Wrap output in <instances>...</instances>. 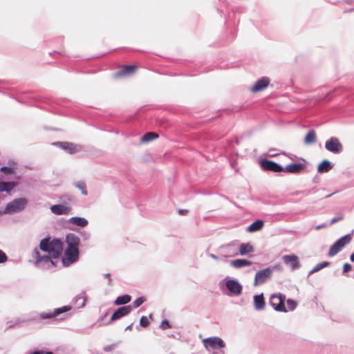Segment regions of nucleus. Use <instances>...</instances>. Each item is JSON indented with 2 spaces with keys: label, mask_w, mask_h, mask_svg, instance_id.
<instances>
[{
  "label": "nucleus",
  "mask_w": 354,
  "mask_h": 354,
  "mask_svg": "<svg viewBox=\"0 0 354 354\" xmlns=\"http://www.w3.org/2000/svg\"><path fill=\"white\" fill-rule=\"evenodd\" d=\"M140 324L142 327H147L149 324L148 318L145 316H142L140 319Z\"/></svg>",
  "instance_id": "f704fd0d"
},
{
  "label": "nucleus",
  "mask_w": 354,
  "mask_h": 354,
  "mask_svg": "<svg viewBox=\"0 0 354 354\" xmlns=\"http://www.w3.org/2000/svg\"><path fill=\"white\" fill-rule=\"evenodd\" d=\"M254 91H259V90H257V89H255V90H253Z\"/></svg>",
  "instance_id": "de8ad7c7"
},
{
  "label": "nucleus",
  "mask_w": 354,
  "mask_h": 354,
  "mask_svg": "<svg viewBox=\"0 0 354 354\" xmlns=\"http://www.w3.org/2000/svg\"><path fill=\"white\" fill-rule=\"evenodd\" d=\"M230 265L236 268H240L244 266H250L252 262L246 259H235L230 262Z\"/></svg>",
  "instance_id": "4be33fe9"
},
{
  "label": "nucleus",
  "mask_w": 354,
  "mask_h": 354,
  "mask_svg": "<svg viewBox=\"0 0 354 354\" xmlns=\"http://www.w3.org/2000/svg\"><path fill=\"white\" fill-rule=\"evenodd\" d=\"M306 167L305 163H293L287 165L283 169V171L287 173L300 174L306 169Z\"/></svg>",
  "instance_id": "ddd939ff"
},
{
  "label": "nucleus",
  "mask_w": 354,
  "mask_h": 354,
  "mask_svg": "<svg viewBox=\"0 0 354 354\" xmlns=\"http://www.w3.org/2000/svg\"><path fill=\"white\" fill-rule=\"evenodd\" d=\"M75 186L81 191V192L83 195H84V196L87 195L86 185L84 182H83V181L77 182L75 184Z\"/></svg>",
  "instance_id": "c756f323"
},
{
  "label": "nucleus",
  "mask_w": 354,
  "mask_h": 354,
  "mask_svg": "<svg viewBox=\"0 0 354 354\" xmlns=\"http://www.w3.org/2000/svg\"><path fill=\"white\" fill-rule=\"evenodd\" d=\"M15 167L3 166L1 167L0 171L6 175H10L15 174Z\"/></svg>",
  "instance_id": "7c9ffc66"
},
{
  "label": "nucleus",
  "mask_w": 354,
  "mask_h": 354,
  "mask_svg": "<svg viewBox=\"0 0 354 354\" xmlns=\"http://www.w3.org/2000/svg\"><path fill=\"white\" fill-rule=\"evenodd\" d=\"M71 309L68 306H63L62 308H56L53 313H42L40 314L41 319H51L58 316L61 313L68 311Z\"/></svg>",
  "instance_id": "2eb2a0df"
},
{
  "label": "nucleus",
  "mask_w": 354,
  "mask_h": 354,
  "mask_svg": "<svg viewBox=\"0 0 354 354\" xmlns=\"http://www.w3.org/2000/svg\"><path fill=\"white\" fill-rule=\"evenodd\" d=\"M32 354H43V353L41 351H35Z\"/></svg>",
  "instance_id": "c03bdc74"
},
{
  "label": "nucleus",
  "mask_w": 354,
  "mask_h": 354,
  "mask_svg": "<svg viewBox=\"0 0 354 354\" xmlns=\"http://www.w3.org/2000/svg\"><path fill=\"white\" fill-rule=\"evenodd\" d=\"M352 239L351 234H346L338 239L329 249L328 255L334 257Z\"/></svg>",
  "instance_id": "39448f33"
},
{
  "label": "nucleus",
  "mask_w": 354,
  "mask_h": 354,
  "mask_svg": "<svg viewBox=\"0 0 354 354\" xmlns=\"http://www.w3.org/2000/svg\"><path fill=\"white\" fill-rule=\"evenodd\" d=\"M325 147L328 151L334 153H340L343 148L339 140L335 137H332L328 140L325 143Z\"/></svg>",
  "instance_id": "6e6552de"
},
{
  "label": "nucleus",
  "mask_w": 354,
  "mask_h": 354,
  "mask_svg": "<svg viewBox=\"0 0 354 354\" xmlns=\"http://www.w3.org/2000/svg\"><path fill=\"white\" fill-rule=\"evenodd\" d=\"M270 84V79L267 77H263L259 80L252 88H265L268 86Z\"/></svg>",
  "instance_id": "393cba45"
},
{
  "label": "nucleus",
  "mask_w": 354,
  "mask_h": 354,
  "mask_svg": "<svg viewBox=\"0 0 354 354\" xmlns=\"http://www.w3.org/2000/svg\"><path fill=\"white\" fill-rule=\"evenodd\" d=\"M18 185L17 182L15 181H0V192H6L10 194Z\"/></svg>",
  "instance_id": "f3484780"
},
{
  "label": "nucleus",
  "mask_w": 354,
  "mask_h": 354,
  "mask_svg": "<svg viewBox=\"0 0 354 354\" xmlns=\"http://www.w3.org/2000/svg\"><path fill=\"white\" fill-rule=\"evenodd\" d=\"M79 259V249L73 248H66L64 252V256L62 259V263L64 266L76 262Z\"/></svg>",
  "instance_id": "423d86ee"
},
{
  "label": "nucleus",
  "mask_w": 354,
  "mask_h": 354,
  "mask_svg": "<svg viewBox=\"0 0 354 354\" xmlns=\"http://www.w3.org/2000/svg\"><path fill=\"white\" fill-rule=\"evenodd\" d=\"M264 223L261 220H257L248 227V231L253 232L260 230L263 227Z\"/></svg>",
  "instance_id": "a878e982"
},
{
  "label": "nucleus",
  "mask_w": 354,
  "mask_h": 354,
  "mask_svg": "<svg viewBox=\"0 0 354 354\" xmlns=\"http://www.w3.org/2000/svg\"><path fill=\"white\" fill-rule=\"evenodd\" d=\"M350 259L351 261L354 262V252L351 255Z\"/></svg>",
  "instance_id": "37998d69"
},
{
  "label": "nucleus",
  "mask_w": 354,
  "mask_h": 354,
  "mask_svg": "<svg viewBox=\"0 0 354 354\" xmlns=\"http://www.w3.org/2000/svg\"><path fill=\"white\" fill-rule=\"evenodd\" d=\"M158 138V134L155 132H148L146 133L142 138V142H147L153 140H156Z\"/></svg>",
  "instance_id": "bb28decb"
},
{
  "label": "nucleus",
  "mask_w": 354,
  "mask_h": 354,
  "mask_svg": "<svg viewBox=\"0 0 354 354\" xmlns=\"http://www.w3.org/2000/svg\"><path fill=\"white\" fill-rule=\"evenodd\" d=\"M45 354H53V353H51V352H48V353H45Z\"/></svg>",
  "instance_id": "49530a36"
},
{
  "label": "nucleus",
  "mask_w": 354,
  "mask_h": 354,
  "mask_svg": "<svg viewBox=\"0 0 354 354\" xmlns=\"http://www.w3.org/2000/svg\"><path fill=\"white\" fill-rule=\"evenodd\" d=\"M131 306H126L123 307L119 308L111 316L110 322H113L117 319H120L121 317L127 315L131 311Z\"/></svg>",
  "instance_id": "4468645a"
},
{
  "label": "nucleus",
  "mask_w": 354,
  "mask_h": 354,
  "mask_svg": "<svg viewBox=\"0 0 354 354\" xmlns=\"http://www.w3.org/2000/svg\"><path fill=\"white\" fill-rule=\"evenodd\" d=\"M335 193V192H333V193H332V194H329V195L326 196V198H328V197L331 196H332V195H333Z\"/></svg>",
  "instance_id": "a18cd8bd"
},
{
  "label": "nucleus",
  "mask_w": 354,
  "mask_h": 354,
  "mask_svg": "<svg viewBox=\"0 0 354 354\" xmlns=\"http://www.w3.org/2000/svg\"><path fill=\"white\" fill-rule=\"evenodd\" d=\"M282 259L284 263L289 266L292 270H297L300 267L299 258L295 254L284 255Z\"/></svg>",
  "instance_id": "9b49d317"
},
{
  "label": "nucleus",
  "mask_w": 354,
  "mask_h": 354,
  "mask_svg": "<svg viewBox=\"0 0 354 354\" xmlns=\"http://www.w3.org/2000/svg\"><path fill=\"white\" fill-rule=\"evenodd\" d=\"M70 222L81 227H84L88 224V221L85 218L80 217H73L70 219Z\"/></svg>",
  "instance_id": "cd10ccee"
},
{
  "label": "nucleus",
  "mask_w": 354,
  "mask_h": 354,
  "mask_svg": "<svg viewBox=\"0 0 354 354\" xmlns=\"http://www.w3.org/2000/svg\"><path fill=\"white\" fill-rule=\"evenodd\" d=\"M260 165L266 171L274 172H281L283 171V168L281 165L272 160H262L260 162Z\"/></svg>",
  "instance_id": "9d476101"
},
{
  "label": "nucleus",
  "mask_w": 354,
  "mask_h": 354,
  "mask_svg": "<svg viewBox=\"0 0 354 354\" xmlns=\"http://www.w3.org/2000/svg\"><path fill=\"white\" fill-rule=\"evenodd\" d=\"M331 169L332 165L330 162L327 160H324L318 165L317 171L319 173H326L329 171Z\"/></svg>",
  "instance_id": "b1692460"
},
{
  "label": "nucleus",
  "mask_w": 354,
  "mask_h": 354,
  "mask_svg": "<svg viewBox=\"0 0 354 354\" xmlns=\"http://www.w3.org/2000/svg\"><path fill=\"white\" fill-rule=\"evenodd\" d=\"M51 212L57 215H67L71 212V208L64 205H54L50 207Z\"/></svg>",
  "instance_id": "dca6fc26"
},
{
  "label": "nucleus",
  "mask_w": 354,
  "mask_h": 354,
  "mask_svg": "<svg viewBox=\"0 0 354 354\" xmlns=\"http://www.w3.org/2000/svg\"><path fill=\"white\" fill-rule=\"evenodd\" d=\"M55 145L68 151L69 153H75L81 150V146L68 142H58Z\"/></svg>",
  "instance_id": "f8f14e48"
},
{
  "label": "nucleus",
  "mask_w": 354,
  "mask_h": 354,
  "mask_svg": "<svg viewBox=\"0 0 354 354\" xmlns=\"http://www.w3.org/2000/svg\"><path fill=\"white\" fill-rule=\"evenodd\" d=\"M254 303L256 310H262L265 306V301L263 295H257L254 297Z\"/></svg>",
  "instance_id": "5701e85b"
},
{
  "label": "nucleus",
  "mask_w": 354,
  "mask_h": 354,
  "mask_svg": "<svg viewBox=\"0 0 354 354\" xmlns=\"http://www.w3.org/2000/svg\"><path fill=\"white\" fill-rule=\"evenodd\" d=\"M352 266L351 264L346 263L343 266V272H348L351 270Z\"/></svg>",
  "instance_id": "4c0bfd02"
},
{
  "label": "nucleus",
  "mask_w": 354,
  "mask_h": 354,
  "mask_svg": "<svg viewBox=\"0 0 354 354\" xmlns=\"http://www.w3.org/2000/svg\"><path fill=\"white\" fill-rule=\"evenodd\" d=\"M7 261L6 254L1 250H0V263H4Z\"/></svg>",
  "instance_id": "e433bc0d"
},
{
  "label": "nucleus",
  "mask_w": 354,
  "mask_h": 354,
  "mask_svg": "<svg viewBox=\"0 0 354 354\" xmlns=\"http://www.w3.org/2000/svg\"><path fill=\"white\" fill-rule=\"evenodd\" d=\"M138 68V64L121 65L118 66V70L113 74V77L114 79H120L131 76L136 73Z\"/></svg>",
  "instance_id": "20e7f679"
},
{
  "label": "nucleus",
  "mask_w": 354,
  "mask_h": 354,
  "mask_svg": "<svg viewBox=\"0 0 354 354\" xmlns=\"http://www.w3.org/2000/svg\"><path fill=\"white\" fill-rule=\"evenodd\" d=\"M328 265H329V262H328V261L321 262V263L317 264L314 267V268L312 270L311 272H317V271L320 270L321 269L328 266Z\"/></svg>",
  "instance_id": "2f4dec72"
},
{
  "label": "nucleus",
  "mask_w": 354,
  "mask_h": 354,
  "mask_svg": "<svg viewBox=\"0 0 354 354\" xmlns=\"http://www.w3.org/2000/svg\"><path fill=\"white\" fill-rule=\"evenodd\" d=\"M227 288L234 295H239L241 293L242 286L234 280H229L226 283Z\"/></svg>",
  "instance_id": "a211bd4d"
},
{
  "label": "nucleus",
  "mask_w": 354,
  "mask_h": 354,
  "mask_svg": "<svg viewBox=\"0 0 354 354\" xmlns=\"http://www.w3.org/2000/svg\"><path fill=\"white\" fill-rule=\"evenodd\" d=\"M304 142L305 145H310L317 142V134L315 130H310L306 135Z\"/></svg>",
  "instance_id": "412c9836"
},
{
  "label": "nucleus",
  "mask_w": 354,
  "mask_h": 354,
  "mask_svg": "<svg viewBox=\"0 0 354 354\" xmlns=\"http://www.w3.org/2000/svg\"><path fill=\"white\" fill-rule=\"evenodd\" d=\"M131 297L129 295H124L122 296H120L115 299V304L116 305L126 304L131 301Z\"/></svg>",
  "instance_id": "c85d7f7f"
},
{
  "label": "nucleus",
  "mask_w": 354,
  "mask_h": 354,
  "mask_svg": "<svg viewBox=\"0 0 354 354\" xmlns=\"http://www.w3.org/2000/svg\"><path fill=\"white\" fill-rule=\"evenodd\" d=\"M272 271L270 268H266L257 272L255 274L254 286H258L266 282L272 276Z\"/></svg>",
  "instance_id": "1a4fd4ad"
},
{
  "label": "nucleus",
  "mask_w": 354,
  "mask_h": 354,
  "mask_svg": "<svg viewBox=\"0 0 354 354\" xmlns=\"http://www.w3.org/2000/svg\"><path fill=\"white\" fill-rule=\"evenodd\" d=\"M161 329L166 330L167 328H171V325L169 324V322L167 320H163L161 322L160 326Z\"/></svg>",
  "instance_id": "c9c22d12"
},
{
  "label": "nucleus",
  "mask_w": 354,
  "mask_h": 354,
  "mask_svg": "<svg viewBox=\"0 0 354 354\" xmlns=\"http://www.w3.org/2000/svg\"><path fill=\"white\" fill-rule=\"evenodd\" d=\"M286 296L282 294L273 295L270 297V304L275 310L279 312H287L284 301Z\"/></svg>",
  "instance_id": "0eeeda50"
},
{
  "label": "nucleus",
  "mask_w": 354,
  "mask_h": 354,
  "mask_svg": "<svg viewBox=\"0 0 354 354\" xmlns=\"http://www.w3.org/2000/svg\"><path fill=\"white\" fill-rule=\"evenodd\" d=\"M145 301V299L144 297H139L133 302V306L135 308H136L139 307L140 306H141L144 303Z\"/></svg>",
  "instance_id": "72a5a7b5"
},
{
  "label": "nucleus",
  "mask_w": 354,
  "mask_h": 354,
  "mask_svg": "<svg viewBox=\"0 0 354 354\" xmlns=\"http://www.w3.org/2000/svg\"><path fill=\"white\" fill-rule=\"evenodd\" d=\"M39 248L48 255L41 256L39 252L35 249L33 252V257L35 259V264L39 265L41 262L49 263L50 266H54V262L51 259L58 258L63 250V243L57 239L50 241V238H45L40 241Z\"/></svg>",
  "instance_id": "f257e3e1"
},
{
  "label": "nucleus",
  "mask_w": 354,
  "mask_h": 354,
  "mask_svg": "<svg viewBox=\"0 0 354 354\" xmlns=\"http://www.w3.org/2000/svg\"><path fill=\"white\" fill-rule=\"evenodd\" d=\"M66 241L67 243V248H78L80 243V238L74 234H68Z\"/></svg>",
  "instance_id": "6ab92c4d"
},
{
  "label": "nucleus",
  "mask_w": 354,
  "mask_h": 354,
  "mask_svg": "<svg viewBox=\"0 0 354 354\" xmlns=\"http://www.w3.org/2000/svg\"><path fill=\"white\" fill-rule=\"evenodd\" d=\"M254 252L253 245L250 243H241L239 246V253L241 255H248Z\"/></svg>",
  "instance_id": "aec40b11"
},
{
  "label": "nucleus",
  "mask_w": 354,
  "mask_h": 354,
  "mask_svg": "<svg viewBox=\"0 0 354 354\" xmlns=\"http://www.w3.org/2000/svg\"><path fill=\"white\" fill-rule=\"evenodd\" d=\"M28 203L26 198H19L8 203L6 206L3 214H12L22 211Z\"/></svg>",
  "instance_id": "7ed1b4c3"
},
{
  "label": "nucleus",
  "mask_w": 354,
  "mask_h": 354,
  "mask_svg": "<svg viewBox=\"0 0 354 354\" xmlns=\"http://www.w3.org/2000/svg\"><path fill=\"white\" fill-rule=\"evenodd\" d=\"M178 213H179L180 214H181V215H185V214H187V210H186V209H180V210L178 211Z\"/></svg>",
  "instance_id": "ea45409f"
},
{
  "label": "nucleus",
  "mask_w": 354,
  "mask_h": 354,
  "mask_svg": "<svg viewBox=\"0 0 354 354\" xmlns=\"http://www.w3.org/2000/svg\"><path fill=\"white\" fill-rule=\"evenodd\" d=\"M203 344L207 351L218 350L214 351L213 354H225L223 348L226 344L225 342L219 337H209L202 339Z\"/></svg>",
  "instance_id": "f03ea898"
},
{
  "label": "nucleus",
  "mask_w": 354,
  "mask_h": 354,
  "mask_svg": "<svg viewBox=\"0 0 354 354\" xmlns=\"http://www.w3.org/2000/svg\"><path fill=\"white\" fill-rule=\"evenodd\" d=\"M105 277L108 279L109 283L110 284L111 283V274L109 273L105 274Z\"/></svg>",
  "instance_id": "a19ab883"
},
{
  "label": "nucleus",
  "mask_w": 354,
  "mask_h": 354,
  "mask_svg": "<svg viewBox=\"0 0 354 354\" xmlns=\"http://www.w3.org/2000/svg\"><path fill=\"white\" fill-rule=\"evenodd\" d=\"M297 304L295 301L292 299L287 300V307L289 310H293L297 307Z\"/></svg>",
  "instance_id": "473e14b6"
},
{
  "label": "nucleus",
  "mask_w": 354,
  "mask_h": 354,
  "mask_svg": "<svg viewBox=\"0 0 354 354\" xmlns=\"http://www.w3.org/2000/svg\"><path fill=\"white\" fill-rule=\"evenodd\" d=\"M342 219V217L340 216V217H337V218H334L331 220L330 221V225H333L334 223H335L336 222L339 221H341Z\"/></svg>",
  "instance_id": "58836bf2"
},
{
  "label": "nucleus",
  "mask_w": 354,
  "mask_h": 354,
  "mask_svg": "<svg viewBox=\"0 0 354 354\" xmlns=\"http://www.w3.org/2000/svg\"><path fill=\"white\" fill-rule=\"evenodd\" d=\"M325 226H326V225H324V224H323V225H317V226L315 227V229H316V230H319V229H321V228H322V227H324Z\"/></svg>",
  "instance_id": "79ce46f5"
}]
</instances>
